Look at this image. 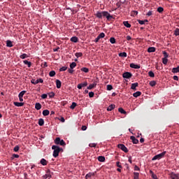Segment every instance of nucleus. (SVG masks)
Wrapping results in <instances>:
<instances>
[{
	"label": "nucleus",
	"mask_w": 179,
	"mask_h": 179,
	"mask_svg": "<svg viewBox=\"0 0 179 179\" xmlns=\"http://www.w3.org/2000/svg\"><path fill=\"white\" fill-rule=\"evenodd\" d=\"M95 16H96L99 19H102L103 17H106L107 20L110 21V20L113 19V16H112L107 11H97L95 13Z\"/></svg>",
	"instance_id": "obj_1"
},
{
	"label": "nucleus",
	"mask_w": 179,
	"mask_h": 179,
	"mask_svg": "<svg viewBox=\"0 0 179 179\" xmlns=\"http://www.w3.org/2000/svg\"><path fill=\"white\" fill-rule=\"evenodd\" d=\"M52 150H53V157L56 158L59 155V152L62 150V148L58 147L57 145H52Z\"/></svg>",
	"instance_id": "obj_2"
},
{
	"label": "nucleus",
	"mask_w": 179,
	"mask_h": 179,
	"mask_svg": "<svg viewBox=\"0 0 179 179\" xmlns=\"http://www.w3.org/2000/svg\"><path fill=\"white\" fill-rule=\"evenodd\" d=\"M165 155H166V151L163 152L161 154H158L157 155H155V157H152V159L151 160H152V161L159 160V159H162Z\"/></svg>",
	"instance_id": "obj_3"
},
{
	"label": "nucleus",
	"mask_w": 179,
	"mask_h": 179,
	"mask_svg": "<svg viewBox=\"0 0 179 179\" xmlns=\"http://www.w3.org/2000/svg\"><path fill=\"white\" fill-rule=\"evenodd\" d=\"M55 143H56V145H60L62 146L65 145L64 141L61 140V138H56V140H55Z\"/></svg>",
	"instance_id": "obj_4"
},
{
	"label": "nucleus",
	"mask_w": 179,
	"mask_h": 179,
	"mask_svg": "<svg viewBox=\"0 0 179 179\" xmlns=\"http://www.w3.org/2000/svg\"><path fill=\"white\" fill-rule=\"evenodd\" d=\"M117 148L122 150V152L127 153L129 152V150H127V147L124 145V144H117Z\"/></svg>",
	"instance_id": "obj_5"
},
{
	"label": "nucleus",
	"mask_w": 179,
	"mask_h": 179,
	"mask_svg": "<svg viewBox=\"0 0 179 179\" xmlns=\"http://www.w3.org/2000/svg\"><path fill=\"white\" fill-rule=\"evenodd\" d=\"M122 78L126 79H130L131 78H132V73H131L130 72H125L122 73Z\"/></svg>",
	"instance_id": "obj_6"
},
{
	"label": "nucleus",
	"mask_w": 179,
	"mask_h": 179,
	"mask_svg": "<svg viewBox=\"0 0 179 179\" xmlns=\"http://www.w3.org/2000/svg\"><path fill=\"white\" fill-rule=\"evenodd\" d=\"M44 83V80L42 78H39L38 80H31V83L34 85H37L38 83Z\"/></svg>",
	"instance_id": "obj_7"
},
{
	"label": "nucleus",
	"mask_w": 179,
	"mask_h": 179,
	"mask_svg": "<svg viewBox=\"0 0 179 179\" xmlns=\"http://www.w3.org/2000/svg\"><path fill=\"white\" fill-rule=\"evenodd\" d=\"M87 85H88L87 82H85L83 83H80V84L77 85V89L82 90V87H86Z\"/></svg>",
	"instance_id": "obj_8"
},
{
	"label": "nucleus",
	"mask_w": 179,
	"mask_h": 179,
	"mask_svg": "<svg viewBox=\"0 0 179 179\" xmlns=\"http://www.w3.org/2000/svg\"><path fill=\"white\" fill-rule=\"evenodd\" d=\"M169 176L171 179H179V173L176 174L175 173H171Z\"/></svg>",
	"instance_id": "obj_9"
},
{
	"label": "nucleus",
	"mask_w": 179,
	"mask_h": 179,
	"mask_svg": "<svg viewBox=\"0 0 179 179\" xmlns=\"http://www.w3.org/2000/svg\"><path fill=\"white\" fill-rule=\"evenodd\" d=\"M130 140L132 141V143L134 145H137L139 143L138 140H137V138H136L134 136H130Z\"/></svg>",
	"instance_id": "obj_10"
},
{
	"label": "nucleus",
	"mask_w": 179,
	"mask_h": 179,
	"mask_svg": "<svg viewBox=\"0 0 179 179\" xmlns=\"http://www.w3.org/2000/svg\"><path fill=\"white\" fill-rule=\"evenodd\" d=\"M130 68L134 69H139L141 66L138 64H135L132 63V64H130Z\"/></svg>",
	"instance_id": "obj_11"
},
{
	"label": "nucleus",
	"mask_w": 179,
	"mask_h": 179,
	"mask_svg": "<svg viewBox=\"0 0 179 179\" xmlns=\"http://www.w3.org/2000/svg\"><path fill=\"white\" fill-rule=\"evenodd\" d=\"M62 83L59 80H56V87L57 89H61Z\"/></svg>",
	"instance_id": "obj_12"
},
{
	"label": "nucleus",
	"mask_w": 179,
	"mask_h": 179,
	"mask_svg": "<svg viewBox=\"0 0 179 179\" xmlns=\"http://www.w3.org/2000/svg\"><path fill=\"white\" fill-rule=\"evenodd\" d=\"M138 87V83L131 84V90H136V87Z\"/></svg>",
	"instance_id": "obj_13"
},
{
	"label": "nucleus",
	"mask_w": 179,
	"mask_h": 179,
	"mask_svg": "<svg viewBox=\"0 0 179 179\" xmlns=\"http://www.w3.org/2000/svg\"><path fill=\"white\" fill-rule=\"evenodd\" d=\"M171 73H179V66L173 68L171 69Z\"/></svg>",
	"instance_id": "obj_14"
},
{
	"label": "nucleus",
	"mask_w": 179,
	"mask_h": 179,
	"mask_svg": "<svg viewBox=\"0 0 179 179\" xmlns=\"http://www.w3.org/2000/svg\"><path fill=\"white\" fill-rule=\"evenodd\" d=\"M114 108H115V105L114 104H110L109 106L107 108V111H112Z\"/></svg>",
	"instance_id": "obj_15"
},
{
	"label": "nucleus",
	"mask_w": 179,
	"mask_h": 179,
	"mask_svg": "<svg viewBox=\"0 0 179 179\" xmlns=\"http://www.w3.org/2000/svg\"><path fill=\"white\" fill-rule=\"evenodd\" d=\"M122 24H124V26L127 29H130L131 27V24H129L127 21H124V22H122Z\"/></svg>",
	"instance_id": "obj_16"
},
{
	"label": "nucleus",
	"mask_w": 179,
	"mask_h": 179,
	"mask_svg": "<svg viewBox=\"0 0 179 179\" xmlns=\"http://www.w3.org/2000/svg\"><path fill=\"white\" fill-rule=\"evenodd\" d=\"M70 41H71L73 43H78V38L76 37V36L71 37L70 38Z\"/></svg>",
	"instance_id": "obj_17"
},
{
	"label": "nucleus",
	"mask_w": 179,
	"mask_h": 179,
	"mask_svg": "<svg viewBox=\"0 0 179 179\" xmlns=\"http://www.w3.org/2000/svg\"><path fill=\"white\" fill-rule=\"evenodd\" d=\"M155 47H150L148 48V52L149 53H152V52H155Z\"/></svg>",
	"instance_id": "obj_18"
},
{
	"label": "nucleus",
	"mask_w": 179,
	"mask_h": 179,
	"mask_svg": "<svg viewBox=\"0 0 179 179\" xmlns=\"http://www.w3.org/2000/svg\"><path fill=\"white\" fill-rule=\"evenodd\" d=\"M14 106H16V107H22V106H24V103L14 102Z\"/></svg>",
	"instance_id": "obj_19"
},
{
	"label": "nucleus",
	"mask_w": 179,
	"mask_h": 179,
	"mask_svg": "<svg viewBox=\"0 0 179 179\" xmlns=\"http://www.w3.org/2000/svg\"><path fill=\"white\" fill-rule=\"evenodd\" d=\"M23 64H24V65H27V66L28 68H31V62H28L27 60L23 61Z\"/></svg>",
	"instance_id": "obj_20"
},
{
	"label": "nucleus",
	"mask_w": 179,
	"mask_h": 179,
	"mask_svg": "<svg viewBox=\"0 0 179 179\" xmlns=\"http://www.w3.org/2000/svg\"><path fill=\"white\" fill-rule=\"evenodd\" d=\"M40 164L43 166H46L48 165V161H46L45 159H41V160H40Z\"/></svg>",
	"instance_id": "obj_21"
},
{
	"label": "nucleus",
	"mask_w": 179,
	"mask_h": 179,
	"mask_svg": "<svg viewBox=\"0 0 179 179\" xmlns=\"http://www.w3.org/2000/svg\"><path fill=\"white\" fill-rule=\"evenodd\" d=\"M141 94H142V93L139 91H137V92L134 93L133 96H134V98H138V96H141Z\"/></svg>",
	"instance_id": "obj_22"
},
{
	"label": "nucleus",
	"mask_w": 179,
	"mask_h": 179,
	"mask_svg": "<svg viewBox=\"0 0 179 179\" xmlns=\"http://www.w3.org/2000/svg\"><path fill=\"white\" fill-rule=\"evenodd\" d=\"M97 160L100 162H104L106 159L105 157L100 156L97 157Z\"/></svg>",
	"instance_id": "obj_23"
},
{
	"label": "nucleus",
	"mask_w": 179,
	"mask_h": 179,
	"mask_svg": "<svg viewBox=\"0 0 179 179\" xmlns=\"http://www.w3.org/2000/svg\"><path fill=\"white\" fill-rule=\"evenodd\" d=\"M96 86V83L90 84V85H89L88 87H87V90H92Z\"/></svg>",
	"instance_id": "obj_24"
},
{
	"label": "nucleus",
	"mask_w": 179,
	"mask_h": 179,
	"mask_svg": "<svg viewBox=\"0 0 179 179\" xmlns=\"http://www.w3.org/2000/svg\"><path fill=\"white\" fill-rule=\"evenodd\" d=\"M35 109H36L38 110L41 109V104H40V103H35Z\"/></svg>",
	"instance_id": "obj_25"
},
{
	"label": "nucleus",
	"mask_w": 179,
	"mask_h": 179,
	"mask_svg": "<svg viewBox=\"0 0 179 179\" xmlns=\"http://www.w3.org/2000/svg\"><path fill=\"white\" fill-rule=\"evenodd\" d=\"M119 57L126 58L127 57V54L125 52L119 53Z\"/></svg>",
	"instance_id": "obj_26"
},
{
	"label": "nucleus",
	"mask_w": 179,
	"mask_h": 179,
	"mask_svg": "<svg viewBox=\"0 0 179 179\" xmlns=\"http://www.w3.org/2000/svg\"><path fill=\"white\" fill-rule=\"evenodd\" d=\"M38 124L40 127H43L44 125V120L40 118Z\"/></svg>",
	"instance_id": "obj_27"
},
{
	"label": "nucleus",
	"mask_w": 179,
	"mask_h": 179,
	"mask_svg": "<svg viewBox=\"0 0 179 179\" xmlns=\"http://www.w3.org/2000/svg\"><path fill=\"white\" fill-rule=\"evenodd\" d=\"M76 106H78V104L75 102H73L71 106H70V109L73 110Z\"/></svg>",
	"instance_id": "obj_28"
},
{
	"label": "nucleus",
	"mask_w": 179,
	"mask_h": 179,
	"mask_svg": "<svg viewBox=\"0 0 179 179\" xmlns=\"http://www.w3.org/2000/svg\"><path fill=\"white\" fill-rule=\"evenodd\" d=\"M50 114V111L48 110H43V115L48 116Z\"/></svg>",
	"instance_id": "obj_29"
},
{
	"label": "nucleus",
	"mask_w": 179,
	"mask_h": 179,
	"mask_svg": "<svg viewBox=\"0 0 179 179\" xmlns=\"http://www.w3.org/2000/svg\"><path fill=\"white\" fill-rule=\"evenodd\" d=\"M48 76H50V77H54L55 76H56V72L55 71H50V73H48Z\"/></svg>",
	"instance_id": "obj_30"
},
{
	"label": "nucleus",
	"mask_w": 179,
	"mask_h": 179,
	"mask_svg": "<svg viewBox=\"0 0 179 179\" xmlns=\"http://www.w3.org/2000/svg\"><path fill=\"white\" fill-rule=\"evenodd\" d=\"M117 111L122 114H127V112L122 108H119Z\"/></svg>",
	"instance_id": "obj_31"
},
{
	"label": "nucleus",
	"mask_w": 179,
	"mask_h": 179,
	"mask_svg": "<svg viewBox=\"0 0 179 179\" xmlns=\"http://www.w3.org/2000/svg\"><path fill=\"white\" fill-rule=\"evenodd\" d=\"M51 178H52L51 174H45L43 176V179H48Z\"/></svg>",
	"instance_id": "obj_32"
},
{
	"label": "nucleus",
	"mask_w": 179,
	"mask_h": 179,
	"mask_svg": "<svg viewBox=\"0 0 179 179\" xmlns=\"http://www.w3.org/2000/svg\"><path fill=\"white\" fill-rule=\"evenodd\" d=\"M26 58H28L27 54H22V55H20V59H24Z\"/></svg>",
	"instance_id": "obj_33"
},
{
	"label": "nucleus",
	"mask_w": 179,
	"mask_h": 179,
	"mask_svg": "<svg viewBox=\"0 0 179 179\" xmlns=\"http://www.w3.org/2000/svg\"><path fill=\"white\" fill-rule=\"evenodd\" d=\"M148 21V20H138V23L139 24H141V25H143L145 24V23H147Z\"/></svg>",
	"instance_id": "obj_34"
},
{
	"label": "nucleus",
	"mask_w": 179,
	"mask_h": 179,
	"mask_svg": "<svg viewBox=\"0 0 179 179\" xmlns=\"http://www.w3.org/2000/svg\"><path fill=\"white\" fill-rule=\"evenodd\" d=\"M81 71L87 73L90 72V69H88L87 67H83L81 69Z\"/></svg>",
	"instance_id": "obj_35"
},
{
	"label": "nucleus",
	"mask_w": 179,
	"mask_h": 179,
	"mask_svg": "<svg viewBox=\"0 0 179 179\" xmlns=\"http://www.w3.org/2000/svg\"><path fill=\"white\" fill-rule=\"evenodd\" d=\"M7 47H8V48H12L13 47L12 41H10V40L7 41Z\"/></svg>",
	"instance_id": "obj_36"
},
{
	"label": "nucleus",
	"mask_w": 179,
	"mask_h": 179,
	"mask_svg": "<svg viewBox=\"0 0 179 179\" xmlns=\"http://www.w3.org/2000/svg\"><path fill=\"white\" fill-rule=\"evenodd\" d=\"M134 179H139V173L137 172L134 173Z\"/></svg>",
	"instance_id": "obj_37"
},
{
	"label": "nucleus",
	"mask_w": 179,
	"mask_h": 179,
	"mask_svg": "<svg viewBox=\"0 0 179 179\" xmlns=\"http://www.w3.org/2000/svg\"><path fill=\"white\" fill-rule=\"evenodd\" d=\"M148 75L150 77V78H154L155 77V74L152 71H149V73H148Z\"/></svg>",
	"instance_id": "obj_38"
},
{
	"label": "nucleus",
	"mask_w": 179,
	"mask_h": 179,
	"mask_svg": "<svg viewBox=\"0 0 179 179\" xmlns=\"http://www.w3.org/2000/svg\"><path fill=\"white\" fill-rule=\"evenodd\" d=\"M162 63H163V64H164V65H167V63H168V59H167V58L163 57V58H162Z\"/></svg>",
	"instance_id": "obj_39"
},
{
	"label": "nucleus",
	"mask_w": 179,
	"mask_h": 179,
	"mask_svg": "<svg viewBox=\"0 0 179 179\" xmlns=\"http://www.w3.org/2000/svg\"><path fill=\"white\" fill-rule=\"evenodd\" d=\"M26 92H27L25 90L21 91V92L19 93V97H24V95L26 94Z\"/></svg>",
	"instance_id": "obj_40"
},
{
	"label": "nucleus",
	"mask_w": 179,
	"mask_h": 179,
	"mask_svg": "<svg viewBox=\"0 0 179 179\" xmlns=\"http://www.w3.org/2000/svg\"><path fill=\"white\" fill-rule=\"evenodd\" d=\"M96 38H105V34L104 33H100V34H99V36H97V37Z\"/></svg>",
	"instance_id": "obj_41"
},
{
	"label": "nucleus",
	"mask_w": 179,
	"mask_h": 179,
	"mask_svg": "<svg viewBox=\"0 0 179 179\" xmlns=\"http://www.w3.org/2000/svg\"><path fill=\"white\" fill-rule=\"evenodd\" d=\"M75 67H76V63L73 62L70 64V69H71V70H73Z\"/></svg>",
	"instance_id": "obj_42"
},
{
	"label": "nucleus",
	"mask_w": 179,
	"mask_h": 179,
	"mask_svg": "<svg viewBox=\"0 0 179 179\" xmlns=\"http://www.w3.org/2000/svg\"><path fill=\"white\" fill-rule=\"evenodd\" d=\"M149 85H150V87H155L156 81L155 80L150 81V83H149Z\"/></svg>",
	"instance_id": "obj_43"
},
{
	"label": "nucleus",
	"mask_w": 179,
	"mask_h": 179,
	"mask_svg": "<svg viewBox=\"0 0 179 179\" xmlns=\"http://www.w3.org/2000/svg\"><path fill=\"white\" fill-rule=\"evenodd\" d=\"M66 70H68V67L67 66H63V67L59 69V71L60 72H63V71H65Z\"/></svg>",
	"instance_id": "obj_44"
},
{
	"label": "nucleus",
	"mask_w": 179,
	"mask_h": 179,
	"mask_svg": "<svg viewBox=\"0 0 179 179\" xmlns=\"http://www.w3.org/2000/svg\"><path fill=\"white\" fill-rule=\"evenodd\" d=\"M174 35H175V36H179V29L178 28H176V29H175Z\"/></svg>",
	"instance_id": "obj_45"
},
{
	"label": "nucleus",
	"mask_w": 179,
	"mask_h": 179,
	"mask_svg": "<svg viewBox=\"0 0 179 179\" xmlns=\"http://www.w3.org/2000/svg\"><path fill=\"white\" fill-rule=\"evenodd\" d=\"M157 12H159V13H162L164 12V8L163 7L157 8Z\"/></svg>",
	"instance_id": "obj_46"
},
{
	"label": "nucleus",
	"mask_w": 179,
	"mask_h": 179,
	"mask_svg": "<svg viewBox=\"0 0 179 179\" xmlns=\"http://www.w3.org/2000/svg\"><path fill=\"white\" fill-rule=\"evenodd\" d=\"M94 176V174L93 173H88V174H87V175H85V179H89V178H90L92 176Z\"/></svg>",
	"instance_id": "obj_47"
},
{
	"label": "nucleus",
	"mask_w": 179,
	"mask_h": 179,
	"mask_svg": "<svg viewBox=\"0 0 179 179\" xmlns=\"http://www.w3.org/2000/svg\"><path fill=\"white\" fill-rule=\"evenodd\" d=\"M109 42H110V43H112V44H115V38H114L113 37L109 38Z\"/></svg>",
	"instance_id": "obj_48"
},
{
	"label": "nucleus",
	"mask_w": 179,
	"mask_h": 179,
	"mask_svg": "<svg viewBox=\"0 0 179 179\" xmlns=\"http://www.w3.org/2000/svg\"><path fill=\"white\" fill-rule=\"evenodd\" d=\"M75 56H76L77 58H79L83 56V54H82L81 52H77V53H75Z\"/></svg>",
	"instance_id": "obj_49"
},
{
	"label": "nucleus",
	"mask_w": 179,
	"mask_h": 179,
	"mask_svg": "<svg viewBox=\"0 0 179 179\" xmlns=\"http://www.w3.org/2000/svg\"><path fill=\"white\" fill-rule=\"evenodd\" d=\"M19 150H20L19 145L15 146V148H14V152H19Z\"/></svg>",
	"instance_id": "obj_50"
},
{
	"label": "nucleus",
	"mask_w": 179,
	"mask_h": 179,
	"mask_svg": "<svg viewBox=\"0 0 179 179\" xmlns=\"http://www.w3.org/2000/svg\"><path fill=\"white\" fill-rule=\"evenodd\" d=\"M48 96L50 98V99H52L53 97H55V93L54 92H50L48 94Z\"/></svg>",
	"instance_id": "obj_51"
},
{
	"label": "nucleus",
	"mask_w": 179,
	"mask_h": 179,
	"mask_svg": "<svg viewBox=\"0 0 179 179\" xmlns=\"http://www.w3.org/2000/svg\"><path fill=\"white\" fill-rule=\"evenodd\" d=\"M113 90V87L110 85H107V90L110 91Z\"/></svg>",
	"instance_id": "obj_52"
},
{
	"label": "nucleus",
	"mask_w": 179,
	"mask_h": 179,
	"mask_svg": "<svg viewBox=\"0 0 179 179\" xmlns=\"http://www.w3.org/2000/svg\"><path fill=\"white\" fill-rule=\"evenodd\" d=\"M89 147L90 148H96V143H89Z\"/></svg>",
	"instance_id": "obj_53"
},
{
	"label": "nucleus",
	"mask_w": 179,
	"mask_h": 179,
	"mask_svg": "<svg viewBox=\"0 0 179 179\" xmlns=\"http://www.w3.org/2000/svg\"><path fill=\"white\" fill-rule=\"evenodd\" d=\"M41 99H48V94H43L41 95Z\"/></svg>",
	"instance_id": "obj_54"
},
{
	"label": "nucleus",
	"mask_w": 179,
	"mask_h": 179,
	"mask_svg": "<svg viewBox=\"0 0 179 179\" xmlns=\"http://www.w3.org/2000/svg\"><path fill=\"white\" fill-rule=\"evenodd\" d=\"M163 56L164 57V58L167 59L168 58V53L166 51H163Z\"/></svg>",
	"instance_id": "obj_55"
},
{
	"label": "nucleus",
	"mask_w": 179,
	"mask_h": 179,
	"mask_svg": "<svg viewBox=\"0 0 179 179\" xmlns=\"http://www.w3.org/2000/svg\"><path fill=\"white\" fill-rule=\"evenodd\" d=\"M94 97V92H89V98H93Z\"/></svg>",
	"instance_id": "obj_56"
},
{
	"label": "nucleus",
	"mask_w": 179,
	"mask_h": 179,
	"mask_svg": "<svg viewBox=\"0 0 179 179\" xmlns=\"http://www.w3.org/2000/svg\"><path fill=\"white\" fill-rule=\"evenodd\" d=\"M117 167L119 168V169H122V165H120V162H117Z\"/></svg>",
	"instance_id": "obj_57"
},
{
	"label": "nucleus",
	"mask_w": 179,
	"mask_h": 179,
	"mask_svg": "<svg viewBox=\"0 0 179 179\" xmlns=\"http://www.w3.org/2000/svg\"><path fill=\"white\" fill-rule=\"evenodd\" d=\"M41 66H43V68H46V67H48V63L43 62V64H41Z\"/></svg>",
	"instance_id": "obj_58"
},
{
	"label": "nucleus",
	"mask_w": 179,
	"mask_h": 179,
	"mask_svg": "<svg viewBox=\"0 0 179 179\" xmlns=\"http://www.w3.org/2000/svg\"><path fill=\"white\" fill-rule=\"evenodd\" d=\"M13 157H14L15 159H18L19 158V155H17V154H13Z\"/></svg>",
	"instance_id": "obj_59"
},
{
	"label": "nucleus",
	"mask_w": 179,
	"mask_h": 179,
	"mask_svg": "<svg viewBox=\"0 0 179 179\" xmlns=\"http://www.w3.org/2000/svg\"><path fill=\"white\" fill-rule=\"evenodd\" d=\"M152 10L148 11V13H147V16H152Z\"/></svg>",
	"instance_id": "obj_60"
},
{
	"label": "nucleus",
	"mask_w": 179,
	"mask_h": 179,
	"mask_svg": "<svg viewBox=\"0 0 179 179\" xmlns=\"http://www.w3.org/2000/svg\"><path fill=\"white\" fill-rule=\"evenodd\" d=\"M81 130H82V131H85V130H87V127H86V126H82Z\"/></svg>",
	"instance_id": "obj_61"
},
{
	"label": "nucleus",
	"mask_w": 179,
	"mask_h": 179,
	"mask_svg": "<svg viewBox=\"0 0 179 179\" xmlns=\"http://www.w3.org/2000/svg\"><path fill=\"white\" fill-rule=\"evenodd\" d=\"M173 79L174 80H179V78L177 76H174V77H173Z\"/></svg>",
	"instance_id": "obj_62"
},
{
	"label": "nucleus",
	"mask_w": 179,
	"mask_h": 179,
	"mask_svg": "<svg viewBox=\"0 0 179 179\" xmlns=\"http://www.w3.org/2000/svg\"><path fill=\"white\" fill-rule=\"evenodd\" d=\"M152 179H158L157 176L155 174H153L152 176H151Z\"/></svg>",
	"instance_id": "obj_63"
},
{
	"label": "nucleus",
	"mask_w": 179,
	"mask_h": 179,
	"mask_svg": "<svg viewBox=\"0 0 179 179\" xmlns=\"http://www.w3.org/2000/svg\"><path fill=\"white\" fill-rule=\"evenodd\" d=\"M68 72H69V73H71V74H73V69H68Z\"/></svg>",
	"instance_id": "obj_64"
}]
</instances>
